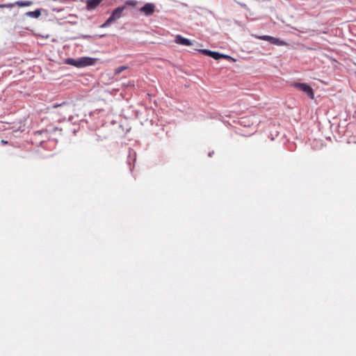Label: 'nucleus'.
<instances>
[{"label": "nucleus", "mask_w": 356, "mask_h": 356, "mask_svg": "<svg viewBox=\"0 0 356 356\" xmlns=\"http://www.w3.org/2000/svg\"><path fill=\"white\" fill-rule=\"evenodd\" d=\"M96 60V58L90 57H81L77 59L69 58L65 60V63L76 67H83L95 65Z\"/></svg>", "instance_id": "obj_1"}, {"label": "nucleus", "mask_w": 356, "mask_h": 356, "mask_svg": "<svg viewBox=\"0 0 356 356\" xmlns=\"http://www.w3.org/2000/svg\"><path fill=\"white\" fill-rule=\"evenodd\" d=\"M125 6H119L115 8L111 16L107 19V20L101 25V28H106L110 26L111 24L116 22L118 19H120L123 16L124 11L125 10Z\"/></svg>", "instance_id": "obj_2"}, {"label": "nucleus", "mask_w": 356, "mask_h": 356, "mask_svg": "<svg viewBox=\"0 0 356 356\" xmlns=\"http://www.w3.org/2000/svg\"><path fill=\"white\" fill-rule=\"evenodd\" d=\"M294 86L296 88H299L300 90L305 92V93H307V95L311 99H314V91L309 86L307 85L306 83H296L294 84Z\"/></svg>", "instance_id": "obj_3"}, {"label": "nucleus", "mask_w": 356, "mask_h": 356, "mask_svg": "<svg viewBox=\"0 0 356 356\" xmlns=\"http://www.w3.org/2000/svg\"><path fill=\"white\" fill-rule=\"evenodd\" d=\"M256 38L262 40L269 41L270 43L277 45H284L285 44L284 41L269 35L256 36Z\"/></svg>", "instance_id": "obj_4"}, {"label": "nucleus", "mask_w": 356, "mask_h": 356, "mask_svg": "<svg viewBox=\"0 0 356 356\" xmlns=\"http://www.w3.org/2000/svg\"><path fill=\"white\" fill-rule=\"evenodd\" d=\"M155 9V6L153 3H147L143 6L140 10L145 13L147 16L151 15Z\"/></svg>", "instance_id": "obj_5"}, {"label": "nucleus", "mask_w": 356, "mask_h": 356, "mask_svg": "<svg viewBox=\"0 0 356 356\" xmlns=\"http://www.w3.org/2000/svg\"><path fill=\"white\" fill-rule=\"evenodd\" d=\"M175 42L179 44H181V45H184V46H191L193 45V43L192 42L187 39V38H185L184 37H182L181 35H177L175 38Z\"/></svg>", "instance_id": "obj_6"}, {"label": "nucleus", "mask_w": 356, "mask_h": 356, "mask_svg": "<svg viewBox=\"0 0 356 356\" xmlns=\"http://www.w3.org/2000/svg\"><path fill=\"white\" fill-rule=\"evenodd\" d=\"M103 0H87L86 1V9L88 10H92L95 9Z\"/></svg>", "instance_id": "obj_7"}, {"label": "nucleus", "mask_w": 356, "mask_h": 356, "mask_svg": "<svg viewBox=\"0 0 356 356\" xmlns=\"http://www.w3.org/2000/svg\"><path fill=\"white\" fill-rule=\"evenodd\" d=\"M200 51L206 55H208V56L212 57L215 60H219L220 58H222V54H220L216 51H212L207 50V49H201Z\"/></svg>", "instance_id": "obj_8"}, {"label": "nucleus", "mask_w": 356, "mask_h": 356, "mask_svg": "<svg viewBox=\"0 0 356 356\" xmlns=\"http://www.w3.org/2000/svg\"><path fill=\"white\" fill-rule=\"evenodd\" d=\"M26 15L30 17L38 18L40 16L41 12L40 10L37 9L34 11L28 12L26 13Z\"/></svg>", "instance_id": "obj_9"}, {"label": "nucleus", "mask_w": 356, "mask_h": 356, "mask_svg": "<svg viewBox=\"0 0 356 356\" xmlns=\"http://www.w3.org/2000/svg\"><path fill=\"white\" fill-rule=\"evenodd\" d=\"M32 4L30 1H18L15 3V5H17L20 7L29 6Z\"/></svg>", "instance_id": "obj_10"}, {"label": "nucleus", "mask_w": 356, "mask_h": 356, "mask_svg": "<svg viewBox=\"0 0 356 356\" xmlns=\"http://www.w3.org/2000/svg\"><path fill=\"white\" fill-rule=\"evenodd\" d=\"M127 69V66H120L119 67H117L116 69H115V74L117 75V74H119L120 73H121L122 71L125 70Z\"/></svg>", "instance_id": "obj_11"}, {"label": "nucleus", "mask_w": 356, "mask_h": 356, "mask_svg": "<svg viewBox=\"0 0 356 356\" xmlns=\"http://www.w3.org/2000/svg\"><path fill=\"white\" fill-rule=\"evenodd\" d=\"M137 5V1L136 0H127L125 1V6H135Z\"/></svg>", "instance_id": "obj_12"}, {"label": "nucleus", "mask_w": 356, "mask_h": 356, "mask_svg": "<svg viewBox=\"0 0 356 356\" xmlns=\"http://www.w3.org/2000/svg\"><path fill=\"white\" fill-rule=\"evenodd\" d=\"M15 6V3H8V4H1L0 8H13Z\"/></svg>", "instance_id": "obj_13"}, {"label": "nucleus", "mask_w": 356, "mask_h": 356, "mask_svg": "<svg viewBox=\"0 0 356 356\" xmlns=\"http://www.w3.org/2000/svg\"><path fill=\"white\" fill-rule=\"evenodd\" d=\"M222 58H226V59H231V60L235 61V59L232 58L231 56H229L228 55L222 54Z\"/></svg>", "instance_id": "obj_14"}, {"label": "nucleus", "mask_w": 356, "mask_h": 356, "mask_svg": "<svg viewBox=\"0 0 356 356\" xmlns=\"http://www.w3.org/2000/svg\"><path fill=\"white\" fill-rule=\"evenodd\" d=\"M1 143H4V144H6V143H7V142H6V141H5V140H1Z\"/></svg>", "instance_id": "obj_15"}, {"label": "nucleus", "mask_w": 356, "mask_h": 356, "mask_svg": "<svg viewBox=\"0 0 356 356\" xmlns=\"http://www.w3.org/2000/svg\"><path fill=\"white\" fill-rule=\"evenodd\" d=\"M212 156V154L211 153H209V156Z\"/></svg>", "instance_id": "obj_16"}]
</instances>
